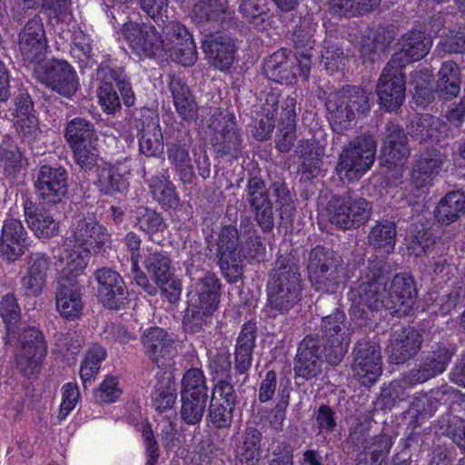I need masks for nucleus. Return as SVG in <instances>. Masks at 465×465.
<instances>
[{
	"label": "nucleus",
	"instance_id": "obj_1",
	"mask_svg": "<svg viewBox=\"0 0 465 465\" xmlns=\"http://www.w3.org/2000/svg\"><path fill=\"white\" fill-rule=\"evenodd\" d=\"M264 250L250 217L241 220L240 230L233 225L222 227L216 239L217 263L229 282L241 279L243 258L259 261Z\"/></svg>",
	"mask_w": 465,
	"mask_h": 465
},
{
	"label": "nucleus",
	"instance_id": "obj_2",
	"mask_svg": "<svg viewBox=\"0 0 465 465\" xmlns=\"http://www.w3.org/2000/svg\"><path fill=\"white\" fill-rule=\"evenodd\" d=\"M300 266L291 253L277 256L266 283L265 310L272 317L288 313L301 300Z\"/></svg>",
	"mask_w": 465,
	"mask_h": 465
},
{
	"label": "nucleus",
	"instance_id": "obj_3",
	"mask_svg": "<svg viewBox=\"0 0 465 465\" xmlns=\"http://www.w3.org/2000/svg\"><path fill=\"white\" fill-rule=\"evenodd\" d=\"M337 304L336 297L331 294L320 297L315 303L322 316V341L325 359L333 366L341 362L351 342L350 333L344 326L346 316L336 307Z\"/></svg>",
	"mask_w": 465,
	"mask_h": 465
},
{
	"label": "nucleus",
	"instance_id": "obj_4",
	"mask_svg": "<svg viewBox=\"0 0 465 465\" xmlns=\"http://www.w3.org/2000/svg\"><path fill=\"white\" fill-rule=\"evenodd\" d=\"M372 98L371 93L356 85H347L331 92L325 106L333 131L341 134L348 130L357 116L371 110Z\"/></svg>",
	"mask_w": 465,
	"mask_h": 465
},
{
	"label": "nucleus",
	"instance_id": "obj_5",
	"mask_svg": "<svg viewBox=\"0 0 465 465\" xmlns=\"http://www.w3.org/2000/svg\"><path fill=\"white\" fill-rule=\"evenodd\" d=\"M387 283L381 264L377 262L370 266L365 277L351 290V317L357 320H370L372 312L386 307Z\"/></svg>",
	"mask_w": 465,
	"mask_h": 465
},
{
	"label": "nucleus",
	"instance_id": "obj_6",
	"mask_svg": "<svg viewBox=\"0 0 465 465\" xmlns=\"http://www.w3.org/2000/svg\"><path fill=\"white\" fill-rule=\"evenodd\" d=\"M328 221L341 230L357 229L372 213V203L354 191H346L330 199L326 206Z\"/></svg>",
	"mask_w": 465,
	"mask_h": 465
},
{
	"label": "nucleus",
	"instance_id": "obj_7",
	"mask_svg": "<svg viewBox=\"0 0 465 465\" xmlns=\"http://www.w3.org/2000/svg\"><path fill=\"white\" fill-rule=\"evenodd\" d=\"M307 271L315 290L332 294L342 280V260L332 250L316 246L309 253Z\"/></svg>",
	"mask_w": 465,
	"mask_h": 465
},
{
	"label": "nucleus",
	"instance_id": "obj_8",
	"mask_svg": "<svg viewBox=\"0 0 465 465\" xmlns=\"http://www.w3.org/2000/svg\"><path fill=\"white\" fill-rule=\"evenodd\" d=\"M376 142L371 134H361L349 143L339 156L336 171L349 182L359 180L374 163Z\"/></svg>",
	"mask_w": 465,
	"mask_h": 465
},
{
	"label": "nucleus",
	"instance_id": "obj_9",
	"mask_svg": "<svg viewBox=\"0 0 465 465\" xmlns=\"http://www.w3.org/2000/svg\"><path fill=\"white\" fill-rule=\"evenodd\" d=\"M68 238L74 247L88 253H98L110 242L107 229L93 216L75 218Z\"/></svg>",
	"mask_w": 465,
	"mask_h": 465
},
{
	"label": "nucleus",
	"instance_id": "obj_10",
	"mask_svg": "<svg viewBox=\"0 0 465 465\" xmlns=\"http://www.w3.org/2000/svg\"><path fill=\"white\" fill-rule=\"evenodd\" d=\"M123 35L130 48L140 57H159L164 54L163 36L155 26L135 22L125 23Z\"/></svg>",
	"mask_w": 465,
	"mask_h": 465
},
{
	"label": "nucleus",
	"instance_id": "obj_11",
	"mask_svg": "<svg viewBox=\"0 0 465 465\" xmlns=\"http://www.w3.org/2000/svg\"><path fill=\"white\" fill-rule=\"evenodd\" d=\"M208 127L213 131L212 142L219 156H239L242 140L232 114L216 109L209 119Z\"/></svg>",
	"mask_w": 465,
	"mask_h": 465
},
{
	"label": "nucleus",
	"instance_id": "obj_12",
	"mask_svg": "<svg viewBox=\"0 0 465 465\" xmlns=\"http://www.w3.org/2000/svg\"><path fill=\"white\" fill-rule=\"evenodd\" d=\"M19 348L16 353V367L26 377L40 371L46 354L44 336L35 328L25 329L19 336Z\"/></svg>",
	"mask_w": 465,
	"mask_h": 465
},
{
	"label": "nucleus",
	"instance_id": "obj_13",
	"mask_svg": "<svg viewBox=\"0 0 465 465\" xmlns=\"http://www.w3.org/2000/svg\"><path fill=\"white\" fill-rule=\"evenodd\" d=\"M351 369L356 379L366 387L373 384L381 374V347L376 342L361 340L353 349Z\"/></svg>",
	"mask_w": 465,
	"mask_h": 465
},
{
	"label": "nucleus",
	"instance_id": "obj_14",
	"mask_svg": "<svg viewBox=\"0 0 465 465\" xmlns=\"http://www.w3.org/2000/svg\"><path fill=\"white\" fill-rule=\"evenodd\" d=\"M68 270H62L54 286L55 306L60 315L67 321L79 319L83 314L82 288L77 279L68 276Z\"/></svg>",
	"mask_w": 465,
	"mask_h": 465
},
{
	"label": "nucleus",
	"instance_id": "obj_15",
	"mask_svg": "<svg viewBox=\"0 0 465 465\" xmlns=\"http://www.w3.org/2000/svg\"><path fill=\"white\" fill-rule=\"evenodd\" d=\"M34 74L40 83L64 96L69 97L77 90L75 72L64 60L53 59L43 65L38 64Z\"/></svg>",
	"mask_w": 465,
	"mask_h": 465
},
{
	"label": "nucleus",
	"instance_id": "obj_16",
	"mask_svg": "<svg viewBox=\"0 0 465 465\" xmlns=\"http://www.w3.org/2000/svg\"><path fill=\"white\" fill-rule=\"evenodd\" d=\"M144 354L160 369L171 367L178 354L175 341L165 330L146 329L141 336Z\"/></svg>",
	"mask_w": 465,
	"mask_h": 465
},
{
	"label": "nucleus",
	"instance_id": "obj_17",
	"mask_svg": "<svg viewBox=\"0 0 465 465\" xmlns=\"http://www.w3.org/2000/svg\"><path fill=\"white\" fill-rule=\"evenodd\" d=\"M165 38L164 54L170 53L183 66H190L197 60L196 45L187 28L179 22H170L163 30Z\"/></svg>",
	"mask_w": 465,
	"mask_h": 465
},
{
	"label": "nucleus",
	"instance_id": "obj_18",
	"mask_svg": "<svg viewBox=\"0 0 465 465\" xmlns=\"http://www.w3.org/2000/svg\"><path fill=\"white\" fill-rule=\"evenodd\" d=\"M68 175L64 167L43 165L35 180L36 196L47 204H57L68 192Z\"/></svg>",
	"mask_w": 465,
	"mask_h": 465
},
{
	"label": "nucleus",
	"instance_id": "obj_19",
	"mask_svg": "<svg viewBox=\"0 0 465 465\" xmlns=\"http://www.w3.org/2000/svg\"><path fill=\"white\" fill-rule=\"evenodd\" d=\"M143 266L155 284L165 291L164 286L173 288L169 301L174 302L179 299L180 288L173 280L174 269L169 253L163 249L147 247Z\"/></svg>",
	"mask_w": 465,
	"mask_h": 465
},
{
	"label": "nucleus",
	"instance_id": "obj_20",
	"mask_svg": "<svg viewBox=\"0 0 465 465\" xmlns=\"http://www.w3.org/2000/svg\"><path fill=\"white\" fill-rule=\"evenodd\" d=\"M47 39L42 19L35 15L28 20L18 35L19 53L25 63H40L47 50Z\"/></svg>",
	"mask_w": 465,
	"mask_h": 465
},
{
	"label": "nucleus",
	"instance_id": "obj_21",
	"mask_svg": "<svg viewBox=\"0 0 465 465\" xmlns=\"http://www.w3.org/2000/svg\"><path fill=\"white\" fill-rule=\"evenodd\" d=\"M187 273L191 279V302L203 307L207 312L217 310L221 297V282L218 277L208 271H193L188 268Z\"/></svg>",
	"mask_w": 465,
	"mask_h": 465
},
{
	"label": "nucleus",
	"instance_id": "obj_22",
	"mask_svg": "<svg viewBox=\"0 0 465 465\" xmlns=\"http://www.w3.org/2000/svg\"><path fill=\"white\" fill-rule=\"evenodd\" d=\"M405 84L403 70L387 64L377 84L381 106L388 112L399 109L405 99Z\"/></svg>",
	"mask_w": 465,
	"mask_h": 465
},
{
	"label": "nucleus",
	"instance_id": "obj_23",
	"mask_svg": "<svg viewBox=\"0 0 465 465\" xmlns=\"http://www.w3.org/2000/svg\"><path fill=\"white\" fill-rule=\"evenodd\" d=\"M422 342V335L415 329L394 327L391 331L385 352L390 362L401 364L418 353Z\"/></svg>",
	"mask_w": 465,
	"mask_h": 465
},
{
	"label": "nucleus",
	"instance_id": "obj_24",
	"mask_svg": "<svg viewBox=\"0 0 465 465\" xmlns=\"http://www.w3.org/2000/svg\"><path fill=\"white\" fill-rule=\"evenodd\" d=\"M245 200L254 213V219L260 228L265 232L272 231L274 226L272 203L266 184L261 177L253 176L248 180Z\"/></svg>",
	"mask_w": 465,
	"mask_h": 465
},
{
	"label": "nucleus",
	"instance_id": "obj_25",
	"mask_svg": "<svg viewBox=\"0 0 465 465\" xmlns=\"http://www.w3.org/2000/svg\"><path fill=\"white\" fill-rule=\"evenodd\" d=\"M51 260L43 252H32L26 257L24 276L20 280V290L25 297L40 296L46 286Z\"/></svg>",
	"mask_w": 465,
	"mask_h": 465
},
{
	"label": "nucleus",
	"instance_id": "obj_26",
	"mask_svg": "<svg viewBox=\"0 0 465 465\" xmlns=\"http://www.w3.org/2000/svg\"><path fill=\"white\" fill-rule=\"evenodd\" d=\"M397 45L399 50L387 64L403 70L408 64L426 56L432 45V40L420 31H411L403 35Z\"/></svg>",
	"mask_w": 465,
	"mask_h": 465
},
{
	"label": "nucleus",
	"instance_id": "obj_27",
	"mask_svg": "<svg viewBox=\"0 0 465 465\" xmlns=\"http://www.w3.org/2000/svg\"><path fill=\"white\" fill-rule=\"evenodd\" d=\"M97 292L101 302L109 309H118L126 300L127 291L121 275L109 268L94 272Z\"/></svg>",
	"mask_w": 465,
	"mask_h": 465
},
{
	"label": "nucleus",
	"instance_id": "obj_28",
	"mask_svg": "<svg viewBox=\"0 0 465 465\" xmlns=\"http://www.w3.org/2000/svg\"><path fill=\"white\" fill-rule=\"evenodd\" d=\"M209 63L219 70L229 69L234 60L235 45L226 34L210 33L202 41Z\"/></svg>",
	"mask_w": 465,
	"mask_h": 465
},
{
	"label": "nucleus",
	"instance_id": "obj_29",
	"mask_svg": "<svg viewBox=\"0 0 465 465\" xmlns=\"http://www.w3.org/2000/svg\"><path fill=\"white\" fill-rule=\"evenodd\" d=\"M321 345L318 338L307 335L299 344L294 361V372L306 380L322 371Z\"/></svg>",
	"mask_w": 465,
	"mask_h": 465
},
{
	"label": "nucleus",
	"instance_id": "obj_30",
	"mask_svg": "<svg viewBox=\"0 0 465 465\" xmlns=\"http://www.w3.org/2000/svg\"><path fill=\"white\" fill-rule=\"evenodd\" d=\"M27 239V232L20 220L6 219L0 236L2 254L10 262L17 261L25 252Z\"/></svg>",
	"mask_w": 465,
	"mask_h": 465
},
{
	"label": "nucleus",
	"instance_id": "obj_31",
	"mask_svg": "<svg viewBox=\"0 0 465 465\" xmlns=\"http://www.w3.org/2000/svg\"><path fill=\"white\" fill-rule=\"evenodd\" d=\"M453 352L450 351L446 346L436 345L432 347L427 355L421 358L420 361L415 365L411 371V376L420 383H424L427 381L442 373L449 365Z\"/></svg>",
	"mask_w": 465,
	"mask_h": 465
},
{
	"label": "nucleus",
	"instance_id": "obj_32",
	"mask_svg": "<svg viewBox=\"0 0 465 465\" xmlns=\"http://www.w3.org/2000/svg\"><path fill=\"white\" fill-rule=\"evenodd\" d=\"M24 213L28 227L37 238L45 240L58 234L59 222L46 208L26 200Z\"/></svg>",
	"mask_w": 465,
	"mask_h": 465
},
{
	"label": "nucleus",
	"instance_id": "obj_33",
	"mask_svg": "<svg viewBox=\"0 0 465 465\" xmlns=\"http://www.w3.org/2000/svg\"><path fill=\"white\" fill-rule=\"evenodd\" d=\"M446 158V155L437 148H430L421 153L411 169V177L414 186L420 188L429 185L439 174Z\"/></svg>",
	"mask_w": 465,
	"mask_h": 465
},
{
	"label": "nucleus",
	"instance_id": "obj_34",
	"mask_svg": "<svg viewBox=\"0 0 465 465\" xmlns=\"http://www.w3.org/2000/svg\"><path fill=\"white\" fill-rule=\"evenodd\" d=\"M386 308L394 312H402L411 308L417 297L414 281L406 274H397L393 277L390 290L387 292Z\"/></svg>",
	"mask_w": 465,
	"mask_h": 465
},
{
	"label": "nucleus",
	"instance_id": "obj_35",
	"mask_svg": "<svg viewBox=\"0 0 465 465\" xmlns=\"http://www.w3.org/2000/svg\"><path fill=\"white\" fill-rule=\"evenodd\" d=\"M407 140V135L400 124L393 122L386 124L381 147L386 162L397 165L410 155Z\"/></svg>",
	"mask_w": 465,
	"mask_h": 465
},
{
	"label": "nucleus",
	"instance_id": "obj_36",
	"mask_svg": "<svg viewBox=\"0 0 465 465\" xmlns=\"http://www.w3.org/2000/svg\"><path fill=\"white\" fill-rule=\"evenodd\" d=\"M256 337L257 327L255 322H245L238 335L234 350V369L236 373L240 375L247 374L252 366Z\"/></svg>",
	"mask_w": 465,
	"mask_h": 465
},
{
	"label": "nucleus",
	"instance_id": "obj_37",
	"mask_svg": "<svg viewBox=\"0 0 465 465\" xmlns=\"http://www.w3.org/2000/svg\"><path fill=\"white\" fill-rule=\"evenodd\" d=\"M296 99L287 97L282 106L281 122L275 137V145L281 153H288L296 136Z\"/></svg>",
	"mask_w": 465,
	"mask_h": 465
},
{
	"label": "nucleus",
	"instance_id": "obj_38",
	"mask_svg": "<svg viewBox=\"0 0 465 465\" xmlns=\"http://www.w3.org/2000/svg\"><path fill=\"white\" fill-rule=\"evenodd\" d=\"M130 173L127 162H118L114 165L104 163L96 172L97 183L104 194L113 195L124 192L128 187L126 175Z\"/></svg>",
	"mask_w": 465,
	"mask_h": 465
},
{
	"label": "nucleus",
	"instance_id": "obj_39",
	"mask_svg": "<svg viewBox=\"0 0 465 465\" xmlns=\"http://www.w3.org/2000/svg\"><path fill=\"white\" fill-rule=\"evenodd\" d=\"M322 154L323 149L316 142L304 139L298 142L294 155L299 158L302 179L310 180L320 174Z\"/></svg>",
	"mask_w": 465,
	"mask_h": 465
},
{
	"label": "nucleus",
	"instance_id": "obj_40",
	"mask_svg": "<svg viewBox=\"0 0 465 465\" xmlns=\"http://www.w3.org/2000/svg\"><path fill=\"white\" fill-rule=\"evenodd\" d=\"M193 17L203 27L211 29L213 25L223 26L228 11L227 0H203L196 3L193 7Z\"/></svg>",
	"mask_w": 465,
	"mask_h": 465
},
{
	"label": "nucleus",
	"instance_id": "obj_41",
	"mask_svg": "<svg viewBox=\"0 0 465 465\" xmlns=\"http://www.w3.org/2000/svg\"><path fill=\"white\" fill-rule=\"evenodd\" d=\"M293 65L294 63L289 57V53L285 49H281L265 59L262 69L268 79L288 84L296 75Z\"/></svg>",
	"mask_w": 465,
	"mask_h": 465
},
{
	"label": "nucleus",
	"instance_id": "obj_42",
	"mask_svg": "<svg viewBox=\"0 0 465 465\" xmlns=\"http://www.w3.org/2000/svg\"><path fill=\"white\" fill-rule=\"evenodd\" d=\"M169 88L178 114L188 122L195 120L198 108L185 82L179 77H173L170 81Z\"/></svg>",
	"mask_w": 465,
	"mask_h": 465
},
{
	"label": "nucleus",
	"instance_id": "obj_43",
	"mask_svg": "<svg viewBox=\"0 0 465 465\" xmlns=\"http://www.w3.org/2000/svg\"><path fill=\"white\" fill-rule=\"evenodd\" d=\"M349 441L355 445H361L364 452L371 460H382L384 462L391 447V439L385 435H377L370 440H366V432L364 430L358 431L357 430L351 431L348 437Z\"/></svg>",
	"mask_w": 465,
	"mask_h": 465
},
{
	"label": "nucleus",
	"instance_id": "obj_44",
	"mask_svg": "<svg viewBox=\"0 0 465 465\" xmlns=\"http://www.w3.org/2000/svg\"><path fill=\"white\" fill-rule=\"evenodd\" d=\"M436 94L440 100H451L460 91V68L452 61L444 62L439 71Z\"/></svg>",
	"mask_w": 465,
	"mask_h": 465
},
{
	"label": "nucleus",
	"instance_id": "obj_45",
	"mask_svg": "<svg viewBox=\"0 0 465 465\" xmlns=\"http://www.w3.org/2000/svg\"><path fill=\"white\" fill-rule=\"evenodd\" d=\"M64 138L70 148L98 143L94 124L83 117H75L67 123Z\"/></svg>",
	"mask_w": 465,
	"mask_h": 465
},
{
	"label": "nucleus",
	"instance_id": "obj_46",
	"mask_svg": "<svg viewBox=\"0 0 465 465\" xmlns=\"http://www.w3.org/2000/svg\"><path fill=\"white\" fill-rule=\"evenodd\" d=\"M368 243L382 256L392 252L396 243V228L394 223L389 221L376 223L369 232Z\"/></svg>",
	"mask_w": 465,
	"mask_h": 465
},
{
	"label": "nucleus",
	"instance_id": "obj_47",
	"mask_svg": "<svg viewBox=\"0 0 465 465\" xmlns=\"http://www.w3.org/2000/svg\"><path fill=\"white\" fill-rule=\"evenodd\" d=\"M166 153L168 160L173 165L183 183L191 184L195 178V173L188 149L179 143H170L167 145Z\"/></svg>",
	"mask_w": 465,
	"mask_h": 465
},
{
	"label": "nucleus",
	"instance_id": "obj_48",
	"mask_svg": "<svg viewBox=\"0 0 465 465\" xmlns=\"http://www.w3.org/2000/svg\"><path fill=\"white\" fill-rule=\"evenodd\" d=\"M465 213V195L460 192L447 193L437 206L439 223L450 224Z\"/></svg>",
	"mask_w": 465,
	"mask_h": 465
},
{
	"label": "nucleus",
	"instance_id": "obj_49",
	"mask_svg": "<svg viewBox=\"0 0 465 465\" xmlns=\"http://www.w3.org/2000/svg\"><path fill=\"white\" fill-rule=\"evenodd\" d=\"M176 387L173 378L162 375L157 378L154 391L152 393L153 405L159 412H164L173 408L176 400Z\"/></svg>",
	"mask_w": 465,
	"mask_h": 465
},
{
	"label": "nucleus",
	"instance_id": "obj_50",
	"mask_svg": "<svg viewBox=\"0 0 465 465\" xmlns=\"http://www.w3.org/2000/svg\"><path fill=\"white\" fill-rule=\"evenodd\" d=\"M242 442L237 446V455L241 462L249 464L261 455L262 432L254 426H248L242 435Z\"/></svg>",
	"mask_w": 465,
	"mask_h": 465
},
{
	"label": "nucleus",
	"instance_id": "obj_51",
	"mask_svg": "<svg viewBox=\"0 0 465 465\" xmlns=\"http://www.w3.org/2000/svg\"><path fill=\"white\" fill-rule=\"evenodd\" d=\"M134 222L151 241H153L155 233L163 232L166 229V223L161 214L144 206H140L134 212Z\"/></svg>",
	"mask_w": 465,
	"mask_h": 465
},
{
	"label": "nucleus",
	"instance_id": "obj_52",
	"mask_svg": "<svg viewBox=\"0 0 465 465\" xmlns=\"http://www.w3.org/2000/svg\"><path fill=\"white\" fill-rule=\"evenodd\" d=\"M106 355L105 349L98 344H94L85 353L79 371L84 389L94 380Z\"/></svg>",
	"mask_w": 465,
	"mask_h": 465
},
{
	"label": "nucleus",
	"instance_id": "obj_53",
	"mask_svg": "<svg viewBox=\"0 0 465 465\" xmlns=\"http://www.w3.org/2000/svg\"><path fill=\"white\" fill-rule=\"evenodd\" d=\"M437 431L448 436L465 451V420L451 413H446L439 419Z\"/></svg>",
	"mask_w": 465,
	"mask_h": 465
},
{
	"label": "nucleus",
	"instance_id": "obj_54",
	"mask_svg": "<svg viewBox=\"0 0 465 465\" xmlns=\"http://www.w3.org/2000/svg\"><path fill=\"white\" fill-rule=\"evenodd\" d=\"M97 145L98 143L71 148L75 163L86 173H96L98 169L104 163L103 159L99 156Z\"/></svg>",
	"mask_w": 465,
	"mask_h": 465
},
{
	"label": "nucleus",
	"instance_id": "obj_55",
	"mask_svg": "<svg viewBox=\"0 0 465 465\" xmlns=\"http://www.w3.org/2000/svg\"><path fill=\"white\" fill-rule=\"evenodd\" d=\"M413 128L414 135L417 138L423 141H439L441 133L446 129V124L438 117L430 114H423L418 117Z\"/></svg>",
	"mask_w": 465,
	"mask_h": 465
},
{
	"label": "nucleus",
	"instance_id": "obj_56",
	"mask_svg": "<svg viewBox=\"0 0 465 465\" xmlns=\"http://www.w3.org/2000/svg\"><path fill=\"white\" fill-rule=\"evenodd\" d=\"M181 396L208 398L206 379L201 369L191 368L185 371L182 380Z\"/></svg>",
	"mask_w": 465,
	"mask_h": 465
},
{
	"label": "nucleus",
	"instance_id": "obj_57",
	"mask_svg": "<svg viewBox=\"0 0 465 465\" xmlns=\"http://www.w3.org/2000/svg\"><path fill=\"white\" fill-rule=\"evenodd\" d=\"M181 420L187 425L199 424L203 417L207 398L181 396Z\"/></svg>",
	"mask_w": 465,
	"mask_h": 465
},
{
	"label": "nucleus",
	"instance_id": "obj_58",
	"mask_svg": "<svg viewBox=\"0 0 465 465\" xmlns=\"http://www.w3.org/2000/svg\"><path fill=\"white\" fill-rule=\"evenodd\" d=\"M411 376V371L401 378L392 381L381 391V398L387 401V404L403 401L409 394V390L416 384H420Z\"/></svg>",
	"mask_w": 465,
	"mask_h": 465
},
{
	"label": "nucleus",
	"instance_id": "obj_59",
	"mask_svg": "<svg viewBox=\"0 0 465 465\" xmlns=\"http://www.w3.org/2000/svg\"><path fill=\"white\" fill-rule=\"evenodd\" d=\"M235 407L226 405L218 401H211L207 419L217 430L228 429L232 426Z\"/></svg>",
	"mask_w": 465,
	"mask_h": 465
},
{
	"label": "nucleus",
	"instance_id": "obj_60",
	"mask_svg": "<svg viewBox=\"0 0 465 465\" xmlns=\"http://www.w3.org/2000/svg\"><path fill=\"white\" fill-rule=\"evenodd\" d=\"M149 186L153 199L158 203L170 206L176 203L177 195L174 185L163 175L153 177Z\"/></svg>",
	"mask_w": 465,
	"mask_h": 465
},
{
	"label": "nucleus",
	"instance_id": "obj_61",
	"mask_svg": "<svg viewBox=\"0 0 465 465\" xmlns=\"http://www.w3.org/2000/svg\"><path fill=\"white\" fill-rule=\"evenodd\" d=\"M215 311L210 310L207 312V309L205 310L203 307L190 302L183 318V324L189 331L199 332L207 325Z\"/></svg>",
	"mask_w": 465,
	"mask_h": 465
},
{
	"label": "nucleus",
	"instance_id": "obj_62",
	"mask_svg": "<svg viewBox=\"0 0 465 465\" xmlns=\"http://www.w3.org/2000/svg\"><path fill=\"white\" fill-rule=\"evenodd\" d=\"M267 11L266 0H242L239 5L242 17L257 27L262 25Z\"/></svg>",
	"mask_w": 465,
	"mask_h": 465
},
{
	"label": "nucleus",
	"instance_id": "obj_63",
	"mask_svg": "<svg viewBox=\"0 0 465 465\" xmlns=\"http://www.w3.org/2000/svg\"><path fill=\"white\" fill-rule=\"evenodd\" d=\"M20 314V307L14 294L8 293L4 296L0 302V316L5 323L8 332L13 331V326L19 322Z\"/></svg>",
	"mask_w": 465,
	"mask_h": 465
},
{
	"label": "nucleus",
	"instance_id": "obj_64",
	"mask_svg": "<svg viewBox=\"0 0 465 465\" xmlns=\"http://www.w3.org/2000/svg\"><path fill=\"white\" fill-rule=\"evenodd\" d=\"M446 52L450 54L465 53V25L454 26L441 41Z\"/></svg>",
	"mask_w": 465,
	"mask_h": 465
}]
</instances>
